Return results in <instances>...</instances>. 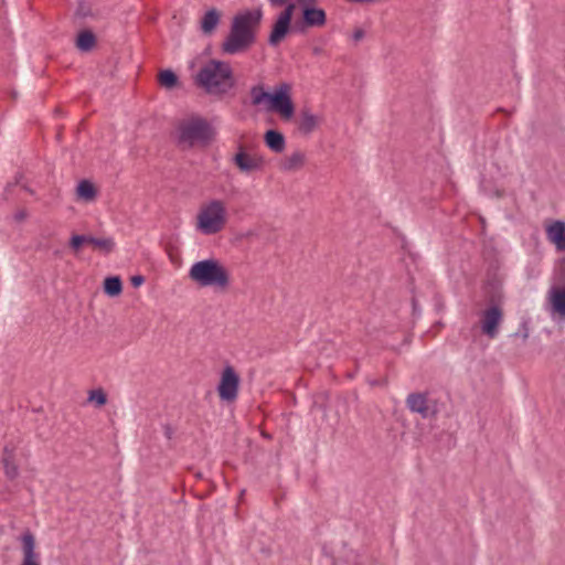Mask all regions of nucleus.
Returning a JSON list of instances; mask_svg holds the SVG:
<instances>
[{"label": "nucleus", "instance_id": "nucleus-3", "mask_svg": "<svg viewBox=\"0 0 565 565\" xmlns=\"http://www.w3.org/2000/svg\"><path fill=\"white\" fill-rule=\"evenodd\" d=\"M195 82L209 94H225L234 85L232 67L227 62L210 60L198 72Z\"/></svg>", "mask_w": 565, "mask_h": 565}, {"label": "nucleus", "instance_id": "nucleus-11", "mask_svg": "<svg viewBox=\"0 0 565 565\" xmlns=\"http://www.w3.org/2000/svg\"><path fill=\"white\" fill-rule=\"evenodd\" d=\"M20 541L23 551L22 565H40V555L35 552L34 535L30 531H26L21 535Z\"/></svg>", "mask_w": 565, "mask_h": 565}, {"label": "nucleus", "instance_id": "nucleus-13", "mask_svg": "<svg viewBox=\"0 0 565 565\" xmlns=\"http://www.w3.org/2000/svg\"><path fill=\"white\" fill-rule=\"evenodd\" d=\"M302 18L308 26H322L326 24L327 15L323 9L306 6L302 9Z\"/></svg>", "mask_w": 565, "mask_h": 565}, {"label": "nucleus", "instance_id": "nucleus-25", "mask_svg": "<svg viewBox=\"0 0 565 565\" xmlns=\"http://www.w3.org/2000/svg\"><path fill=\"white\" fill-rule=\"evenodd\" d=\"M88 401L94 403L96 406H104L107 402V396L103 390H93L89 392Z\"/></svg>", "mask_w": 565, "mask_h": 565}, {"label": "nucleus", "instance_id": "nucleus-12", "mask_svg": "<svg viewBox=\"0 0 565 565\" xmlns=\"http://www.w3.org/2000/svg\"><path fill=\"white\" fill-rule=\"evenodd\" d=\"M234 163L243 172H252L259 170L263 166V161L259 158H254L241 149L233 158Z\"/></svg>", "mask_w": 565, "mask_h": 565}, {"label": "nucleus", "instance_id": "nucleus-29", "mask_svg": "<svg viewBox=\"0 0 565 565\" xmlns=\"http://www.w3.org/2000/svg\"><path fill=\"white\" fill-rule=\"evenodd\" d=\"M268 1L273 7H281L285 4L287 7L289 3H292L291 0H268Z\"/></svg>", "mask_w": 565, "mask_h": 565}, {"label": "nucleus", "instance_id": "nucleus-10", "mask_svg": "<svg viewBox=\"0 0 565 565\" xmlns=\"http://www.w3.org/2000/svg\"><path fill=\"white\" fill-rule=\"evenodd\" d=\"M547 239L555 245L558 252H565V221H552L545 227Z\"/></svg>", "mask_w": 565, "mask_h": 565}, {"label": "nucleus", "instance_id": "nucleus-4", "mask_svg": "<svg viewBox=\"0 0 565 565\" xmlns=\"http://www.w3.org/2000/svg\"><path fill=\"white\" fill-rule=\"evenodd\" d=\"M175 136L182 148L206 147L214 137V129L206 119L193 116L179 122Z\"/></svg>", "mask_w": 565, "mask_h": 565}, {"label": "nucleus", "instance_id": "nucleus-28", "mask_svg": "<svg viewBox=\"0 0 565 565\" xmlns=\"http://www.w3.org/2000/svg\"><path fill=\"white\" fill-rule=\"evenodd\" d=\"M145 282V278L141 275H136L131 277V285L134 287H139Z\"/></svg>", "mask_w": 565, "mask_h": 565}, {"label": "nucleus", "instance_id": "nucleus-16", "mask_svg": "<svg viewBox=\"0 0 565 565\" xmlns=\"http://www.w3.org/2000/svg\"><path fill=\"white\" fill-rule=\"evenodd\" d=\"M319 122L318 116L308 109H302L299 118V130L306 135L312 132Z\"/></svg>", "mask_w": 565, "mask_h": 565}, {"label": "nucleus", "instance_id": "nucleus-18", "mask_svg": "<svg viewBox=\"0 0 565 565\" xmlns=\"http://www.w3.org/2000/svg\"><path fill=\"white\" fill-rule=\"evenodd\" d=\"M13 448H10L9 446H6L3 449V456H2V462L4 467L6 476L9 479H15L19 475V468L14 463L13 459Z\"/></svg>", "mask_w": 565, "mask_h": 565}, {"label": "nucleus", "instance_id": "nucleus-26", "mask_svg": "<svg viewBox=\"0 0 565 565\" xmlns=\"http://www.w3.org/2000/svg\"><path fill=\"white\" fill-rule=\"evenodd\" d=\"M303 161V156L300 152H295L290 154L287 160L284 162L282 168L285 170H292L300 166Z\"/></svg>", "mask_w": 565, "mask_h": 565}, {"label": "nucleus", "instance_id": "nucleus-31", "mask_svg": "<svg viewBox=\"0 0 565 565\" xmlns=\"http://www.w3.org/2000/svg\"><path fill=\"white\" fill-rule=\"evenodd\" d=\"M413 308L415 312L418 310L416 300H413Z\"/></svg>", "mask_w": 565, "mask_h": 565}, {"label": "nucleus", "instance_id": "nucleus-20", "mask_svg": "<svg viewBox=\"0 0 565 565\" xmlns=\"http://www.w3.org/2000/svg\"><path fill=\"white\" fill-rule=\"evenodd\" d=\"M96 38L90 31H83L78 34L76 46L82 52H88L95 45Z\"/></svg>", "mask_w": 565, "mask_h": 565}, {"label": "nucleus", "instance_id": "nucleus-22", "mask_svg": "<svg viewBox=\"0 0 565 565\" xmlns=\"http://www.w3.org/2000/svg\"><path fill=\"white\" fill-rule=\"evenodd\" d=\"M77 195L85 201L93 200L96 195V191L92 182L82 180L77 185Z\"/></svg>", "mask_w": 565, "mask_h": 565}, {"label": "nucleus", "instance_id": "nucleus-7", "mask_svg": "<svg viewBox=\"0 0 565 565\" xmlns=\"http://www.w3.org/2000/svg\"><path fill=\"white\" fill-rule=\"evenodd\" d=\"M239 376L233 366L226 365L221 374L217 392L222 401L232 402L236 399L239 386Z\"/></svg>", "mask_w": 565, "mask_h": 565}, {"label": "nucleus", "instance_id": "nucleus-6", "mask_svg": "<svg viewBox=\"0 0 565 565\" xmlns=\"http://www.w3.org/2000/svg\"><path fill=\"white\" fill-rule=\"evenodd\" d=\"M226 223V210L222 201L212 200L201 207L196 230L203 235L221 232Z\"/></svg>", "mask_w": 565, "mask_h": 565}, {"label": "nucleus", "instance_id": "nucleus-24", "mask_svg": "<svg viewBox=\"0 0 565 565\" xmlns=\"http://www.w3.org/2000/svg\"><path fill=\"white\" fill-rule=\"evenodd\" d=\"M159 82L162 86L167 88H172L178 83V77L171 70H164L159 75Z\"/></svg>", "mask_w": 565, "mask_h": 565}, {"label": "nucleus", "instance_id": "nucleus-14", "mask_svg": "<svg viewBox=\"0 0 565 565\" xmlns=\"http://www.w3.org/2000/svg\"><path fill=\"white\" fill-rule=\"evenodd\" d=\"M407 406L413 413H418L423 418L429 416L426 395L420 393L409 394L407 397Z\"/></svg>", "mask_w": 565, "mask_h": 565}, {"label": "nucleus", "instance_id": "nucleus-8", "mask_svg": "<svg viewBox=\"0 0 565 565\" xmlns=\"http://www.w3.org/2000/svg\"><path fill=\"white\" fill-rule=\"evenodd\" d=\"M296 9L295 3H289L284 11L279 13L276 22L273 25V30L268 38V44L276 46L279 44L290 30L291 18Z\"/></svg>", "mask_w": 565, "mask_h": 565}, {"label": "nucleus", "instance_id": "nucleus-2", "mask_svg": "<svg viewBox=\"0 0 565 565\" xmlns=\"http://www.w3.org/2000/svg\"><path fill=\"white\" fill-rule=\"evenodd\" d=\"M289 92L288 83H281L273 93L266 92L263 85H254L249 89L250 102L255 107L263 106L266 111H275L284 118H291L295 107Z\"/></svg>", "mask_w": 565, "mask_h": 565}, {"label": "nucleus", "instance_id": "nucleus-19", "mask_svg": "<svg viewBox=\"0 0 565 565\" xmlns=\"http://www.w3.org/2000/svg\"><path fill=\"white\" fill-rule=\"evenodd\" d=\"M104 291L109 297L119 296L122 291V282L119 276L107 277L104 281Z\"/></svg>", "mask_w": 565, "mask_h": 565}, {"label": "nucleus", "instance_id": "nucleus-17", "mask_svg": "<svg viewBox=\"0 0 565 565\" xmlns=\"http://www.w3.org/2000/svg\"><path fill=\"white\" fill-rule=\"evenodd\" d=\"M220 19V12L214 8L210 9L201 20V31L204 34H211L218 25Z\"/></svg>", "mask_w": 565, "mask_h": 565}, {"label": "nucleus", "instance_id": "nucleus-5", "mask_svg": "<svg viewBox=\"0 0 565 565\" xmlns=\"http://www.w3.org/2000/svg\"><path fill=\"white\" fill-rule=\"evenodd\" d=\"M189 277L201 287H221L228 285V273L216 259L209 258L194 263Z\"/></svg>", "mask_w": 565, "mask_h": 565}, {"label": "nucleus", "instance_id": "nucleus-15", "mask_svg": "<svg viewBox=\"0 0 565 565\" xmlns=\"http://www.w3.org/2000/svg\"><path fill=\"white\" fill-rule=\"evenodd\" d=\"M265 142L274 152H282L286 147V140L281 132L270 129L265 134Z\"/></svg>", "mask_w": 565, "mask_h": 565}, {"label": "nucleus", "instance_id": "nucleus-27", "mask_svg": "<svg viewBox=\"0 0 565 565\" xmlns=\"http://www.w3.org/2000/svg\"><path fill=\"white\" fill-rule=\"evenodd\" d=\"M89 237L88 235H73L70 239V246L77 250L83 243H89Z\"/></svg>", "mask_w": 565, "mask_h": 565}, {"label": "nucleus", "instance_id": "nucleus-21", "mask_svg": "<svg viewBox=\"0 0 565 565\" xmlns=\"http://www.w3.org/2000/svg\"><path fill=\"white\" fill-rule=\"evenodd\" d=\"M89 244L94 245L96 248H98L100 252L105 254H109L114 250L116 243L113 237H89Z\"/></svg>", "mask_w": 565, "mask_h": 565}, {"label": "nucleus", "instance_id": "nucleus-1", "mask_svg": "<svg viewBox=\"0 0 565 565\" xmlns=\"http://www.w3.org/2000/svg\"><path fill=\"white\" fill-rule=\"evenodd\" d=\"M262 19L260 8L245 10L234 15L230 33L221 46L223 53L234 55L252 46L256 41V32Z\"/></svg>", "mask_w": 565, "mask_h": 565}, {"label": "nucleus", "instance_id": "nucleus-30", "mask_svg": "<svg viewBox=\"0 0 565 565\" xmlns=\"http://www.w3.org/2000/svg\"><path fill=\"white\" fill-rule=\"evenodd\" d=\"M364 38V31L362 29H356L352 33L353 41L358 42Z\"/></svg>", "mask_w": 565, "mask_h": 565}, {"label": "nucleus", "instance_id": "nucleus-9", "mask_svg": "<svg viewBox=\"0 0 565 565\" xmlns=\"http://www.w3.org/2000/svg\"><path fill=\"white\" fill-rule=\"evenodd\" d=\"M502 318V310L495 305L483 310L480 319L482 332L490 339L497 338Z\"/></svg>", "mask_w": 565, "mask_h": 565}, {"label": "nucleus", "instance_id": "nucleus-23", "mask_svg": "<svg viewBox=\"0 0 565 565\" xmlns=\"http://www.w3.org/2000/svg\"><path fill=\"white\" fill-rule=\"evenodd\" d=\"M553 308L558 313L565 316V289L553 290Z\"/></svg>", "mask_w": 565, "mask_h": 565}]
</instances>
